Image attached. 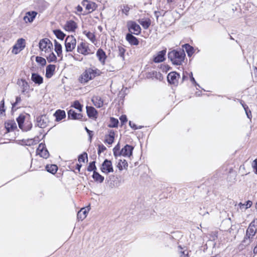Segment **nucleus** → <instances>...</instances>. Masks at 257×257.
I'll list each match as a JSON object with an SVG mask.
<instances>
[{
	"label": "nucleus",
	"instance_id": "55",
	"mask_svg": "<svg viewBox=\"0 0 257 257\" xmlns=\"http://www.w3.org/2000/svg\"><path fill=\"white\" fill-rule=\"evenodd\" d=\"M85 130L86 131V132L87 133V134H88L89 137V139H90V140L91 141L92 137L93 136V132L91 131H90L89 129H88V128L87 127H85Z\"/></svg>",
	"mask_w": 257,
	"mask_h": 257
},
{
	"label": "nucleus",
	"instance_id": "21",
	"mask_svg": "<svg viewBox=\"0 0 257 257\" xmlns=\"http://www.w3.org/2000/svg\"><path fill=\"white\" fill-rule=\"evenodd\" d=\"M77 28V24L72 20L67 21L65 26V29L66 31L74 32Z\"/></svg>",
	"mask_w": 257,
	"mask_h": 257
},
{
	"label": "nucleus",
	"instance_id": "31",
	"mask_svg": "<svg viewBox=\"0 0 257 257\" xmlns=\"http://www.w3.org/2000/svg\"><path fill=\"white\" fill-rule=\"evenodd\" d=\"M139 23L140 25H142L143 28L147 30L148 29L151 25V22L150 19H140L139 20Z\"/></svg>",
	"mask_w": 257,
	"mask_h": 257
},
{
	"label": "nucleus",
	"instance_id": "44",
	"mask_svg": "<svg viewBox=\"0 0 257 257\" xmlns=\"http://www.w3.org/2000/svg\"><path fill=\"white\" fill-rule=\"evenodd\" d=\"M97 168L95 166V162L92 161L90 162L87 167V171L89 172L93 171V173L94 172V171H96Z\"/></svg>",
	"mask_w": 257,
	"mask_h": 257
},
{
	"label": "nucleus",
	"instance_id": "32",
	"mask_svg": "<svg viewBox=\"0 0 257 257\" xmlns=\"http://www.w3.org/2000/svg\"><path fill=\"white\" fill-rule=\"evenodd\" d=\"M183 49H185L187 53L188 57H191L194 53V48L189 44H185L182 46Z\"/></svg>",
	"mask_w": 257,
	"mask_h": 257
},
{
	"label": "nucleus",
	"instance_id": "48",
	"mask_svg": "<svg viewBox=\"0 0 257 257\" xmlns=\"http://www.w3.org/2000/svg\"><path fill=\"white\" fill-rule=\"evenodd\" d=\"M121 9H122V13L125 14L126 15H127L128 13L130 10V8L128 5H123L122 6Z\"/></svg>",
	"mask_w": 257,
	"mask_h": 257
},
{
	"label": "nucleus",
	"instance_id": "46",
	"mask_svg": "<svg viewBox=\"0 0 257 257\" xmlns=\"http://www.w3.org/2000/svg\"><path fill=\"white\" fill-rule=\"evenodd\" d=\"M85 159H87V154L84 152L78 156V160L79 162H84Z\"/></svg>",
	"mask_w": 257,
	"mask_h": 257
},
{
	"label": "nucleus",
	"instance_id": "63",
	"mask_svg": "<svg viewBox=\"0 0 257 257\" xmlns=\"http://www.w3.org/2000/svg\"><path fill=\"white\" fill-rule=\"evenodd\" d=\"M116 154H113V155L115 157V158L116 159H117V158L118 157V156H122V154H121V150H119L118 151H116Z\"/></svg>",
	"mask_w": 257,
	"mask_h": 257
},
{
	"label": "nucleus",
	"instance_id": "29",
	"mask_svg": "<svg viewBox=\"0 0 257 257\" xmlns=\"http://www.w3.org/2000/svg\"><path fill=\"white\" fill-rule=\"evenodd\" d=\"M55 51L59 57L62 58V47L61 45L56 40L54 41Z\"/></svg>",
	"mask_w": 257,
	"mask_h": 257
},
{
	"label": "nucleus",
	"instance_id": "62",
	"mask_svg": "<svg viewBox=\"0 0 257 257\" xmlns=\"http://www.w3.org/2000/svg\"><path fill=\"white\" fill-rule=\"evenodd\" d=\"M154 15L155 17L156 18L157 21L158 20V18L160 15H162L161 12L159 11H155Z\"/></svg>",
	"mask_w": 257,
	"mask_h": 257
},
{
	"label": "nucleus",
	"instance_id": "36",
	"mask_svg": "<svg viewBox=\"0 0 257 257\" xmlns=\"http://www.w3.org/2000/svg\"><path fill=\"white\" fill-rule=\"evenodd\" d=\"M46 170L47 172L52 174H54L58 170V167L57 165L54 164L47 165L46 166Z\"/></svg>",
	"mask_w": 257,
	"mask_h": 257
},
{
	"label": "nucleus",
	"instance_id": "50",
	"mask_svg": "<svg viewBox=\"0 0 257 257\" xmlns=\"http://www.w3.org/2000/svg\"><path fill=\"white\" fill-rule=\"evenodd\" d=\"M21 50H22V49H21L19 47H18L16 45H15L14 46H13V49L12 50V52L13 53L15 54H17L18 53H19Z\"/></svg>",
	"mask_w": 257,
	"mask_h": 257
},
{
	"label": "nucleus",
	"instance_id": "60",
	"mask_svg": "<svg viewBox=\"0 0 257 257\" xmlns=\"http://www.w3.org/2000/svg\"><path fill=\"white\" fill-rule=\"evenodd\" d=\"M252 204V203L251 201L248 200L247 201H246V203L245 204V209L250 207L251 206Z\"/></svg>",
	"mask_w": 257,
	"mask_h": 257
},
{
	"label": "nucleus",
	"instance_id": "20",
	"mask_svg": "<svg viewBox=\"0 0 257 257\" xmlns=\"http://www.w3.org/2000/svg\"><path fill=\"white\" fill-rule=\"evenodd\" d=\"M56 66L53 64H49L46 67V77L50 78L52 77L55 70Z\"/></svg>",
	"mask_w": 257,
	"mask_h": 257
},
{
	"label": "nucleus",
	"instance_id": "64",
	"mask_svg": "<svg viewBox=\"0 0 257 257\" xmlns=\"http://www.w3.org/2000/svg\"><path fill=\"white\" fill-rule=\"evenodd\" d=\"M103 104V102L100 98L98 101V104H95V105L98 107H100L102 106Z\"/></svg>",
	"mask_w": 257,
	"mask_h": 257
},
{
	"label": "nucleus",
	"instance_id": "59",
	"mask_svg": "<svg viewBox=\"0 0 257 257\" xmlns=\"http://www.w3.org/2000/svg\"><path fill=\"white\" fill-rule=\"evenodd\" d=\"M76 10H77V12L76 13V14L78 15H79L81 12H82L83 11V9L82 8V7H81L80 6L78 5L77 7H76Z\"/></svg>",
	"mask_w": 257,
	"mask_h": 257
},
{
	"label": "nucleus",
	"instance_id": "24",
	"mask_svg": "<svg viewBox=\"0 0 257 257\" xmlns=\"http://www.w3.org/2000/svg\"><path fill=\"white\" fill-rule=\"evenodd\" d=\"M147 77L150 78H156L157 80L162 81L163 79V75L160 72L156 71H153L148 73Z\"/></svg>",
	"mask_w": 257,
	"mask_h": 257
},
{
	"label": "nucleus",
	"instance_id": "5",
	"mask_svg": "<svg viewBox=\"0 0 257 257\" xmlns=\"http://www.w3.org/2000/svg\"><path fill=\"white\" fill-rule=\"evenodd\" d=\"M39 46L40 49L46 54L47 51H51V50H53V44L48 38L41 40L39 43Z\"/></svg>",
	"mask_w": 257,
	"mask_h": 257
},
{
	"label": "nucleus",
	"instance_id": "56",
	"mask_svg": "<svg viewBox=\"0 0 257 257\" xmlns=\"http://www.w3.org/2000/svg\"><path fill=\"white\" fill-rule=\"evenodd\" d=\"M129 125L130 127L135 130L140 129V127H138L136 124L132 123L131 121L129 122Z\"/></svg>",
	"mask_w": 257,
	"mask_h": 257
},
{
	"label": "nucleus",
	"instance_id": "39",
	"mask_svg": "<svg viewBox=\"0 0 257 257\" xmlns=\"http://www.w3.org/2000/svg\"><path fill=\"white\" fill-rule=\"evenodd\" d=\"M118 120L113 117L110 118V123L108 125L109 127H117Z\"/></svg>",
	"mask_w": 257,
	"mask_h": 257
},
{
	"label": "nucleus",
	"instance_id": "17",
	"mask_svg": "<svg viewBox=\"0 0 257 257\" xmlns=\"http://www.w3.org/2000/svg\"><path fill=\"white\" fill-rule=\"evenodd\" d=\"M82 116L81 113H77L73 109H70L68 111V117L70 119L80 120Z\"/></svg>",
	"mask_w": 257,
	"mask_h": 257
},
{
	"label": "nucleus",
	"instance_id": "34",
	"mask_svg": "<svg viewBox=\"0 0 257 257\" xmlns=\"http://www.w3.org/2000/svg\"><path fill=\"white\" fill-rule=\"evenodd\" d=\"M18 84L21 86L22 88V92L25 93V92L29 89V85L28 83L24 79H21L19 81Z\"/></svg>",
	"mask_w": 257,
	"mask_h": 257
},
{
	"label": "nucleus",
	"instance_id": "53",
	"mask_svg": "<svg viewBox=\"0 0 257 257\" xmlns=\"http://www.w3.org/2000/svg\"><path fill=\"white\" fill-rule=\"evenodd\" d=\"M119 119L122 125L124 124L125 122H126L127 120L126 116L125 115H121L120 117H119Z\"/></svg>",
	"mask_w": 257,
	"mask_h": 257
},
{
	"label": "nucleus",
	"instance_id": "40",
	"mask_svg": "<svg viewBox=\"0 0 257 257\" xmlns=\"http://www.w3.org/2000/svg\"><path fill=\"white\" fill-rule=\"evenodd\" d=\"M18 47L20 48L22 50L25 48V39L23 38L19 39L16 44H15Z\"/></svg>",
	"mask_w": 257,
	"mask_h": 257
},
{
	"label": "nucleus",
	"instance_id": "49",
	"mask_svg": "<svg viewBox=\"0 0 257 257\" xmlns=\"http://www.w3.org/2000/svg\"><path fill=\"white\" fill-rule=\"evenodd\" d=\"M106 147L103 145H99L98 148V154L100 155V154L106 150Z\"/></svg>",
	"mask_w": 257,
	"mask_h": 257
},
{
	"label": "nucleus",
	"instance_id": "8",
	"mask_svg": "<svg viewBox=\"0 0 257 257\" xmlns=\"http://www.w3.org/2000/svg\"><path fill=\"white\" fill-rule=\"evenodd\" d=\"M101 171L105 174H108L113 172L112 162L110 160L105 159L100 167Z\"/></svg>",
	"mask_w": 257,
	"mask_h": 257
},
{
	"label": "nucleus",
	"instance_id": "15",
	"mask_svg": "<svg viewBox=\"0 0 257 257\" xmlns=\"http://www.w3.org/2000/svg\"><path fill=\"white\" fill-rule=\"evenodd\" d=\"M134 147L129 145H126L121 149V154L123 157H131L133 155Z\"/></svg>",
	"mask_w": 257,
	"mask_h": 257
},
{
	"label": "nucleus",
	"instance_id": "33",
	"mask_svg": "<svg viewBox=\"0 0 257 257\" xmlns=\"http://www.w3.org/2000/svg\"><path fill=\"white\" fill-rule=\"evenodd\" d=\"M128 167V164L127 161L125 160H119L118 164L117 165V167L118 168L119 171H122L123 169H127Z\"/></svg>",
	"mask_w": 257,
	"mask_h": 257
},
{
	"label": "nucleus",
	"instance_id": "22",
	"mask_svg": "<svg viewBox=\"0 0 257 257\" xmlns=\"http://www.w3.org/2000/svg\"><path fill=\"white\" fill-rule=\"evenodd\" d=\"M125 39L126 41L132 45H138L139 44V40L136 37L133 36L132 34H127L126 35Z\"/></svg>",
	"mask_w": 257,
	"mask_h": 257
},
{
	"label": "nucleus",
	"instance_id": "42",
	"mask_svg": "<svg viewBox=\"0 0 257 257\" xmlns=\"http://www.w3.org/2000/svg\"><path fill=\"white\" fill-rule=\"evenodd\" d=\"M72 107H74L75 109L78 110L79 111H81L82 110V105L80 104L78 100H75L73 102L71 105Z\"/></svg>",
	"mask_w": 257,
	"mask_h": 257
},
{
	"label": "nucleus",
	"instance_id": "30",
	"mask_svg": "<svg viewBox=\"0 0 257 257\" xmlns=\"http://www.w3.org/2000/svg\"><path fill=\"white\" fill-rule=\"evenodd\" d=\"M92 177L95 182L99 183H102L104 179V177L96 171H94V172L93 173Z\"/></svg>",
	"mask_w": 257,
	"mask_h": 257
},
{
	"label": "nucleus",
	"instance_id": "51",
	"mask_svg": "<svg viewBox=\"0 0 257 257\" xmlns=\"http://www.w3.org/2000/svg\"><path fill=\"white\" fill-rule=\"evenodd\" d=\"M190 81L192 82V83L195 86H198L199 87H200V85L196 82V81H195L194 78L193 77V74L192 72H191L190 73Z\"/></svg>",
	"mask_w": 257,
	"mask_h": 257
},
{
	"label": "nucleus",
	"instance_id": "37",
	"mask_svg": "<svg viewBox=\"0 0 257 257\" xmlns=\"http://www.w3.org/2000/svg\"><path fill=\"white\" fill-rule=\"evenodd\" d=\"M53 33L56 36V37L60 40H63L65 37L66 36L65 34H64L61 30L56 29L53 30Z\"/></svg>",
	"mask_w": 257,
	"mask_h": 257
},
{
	"label": "nucleus",
	"instance_id": "26",
	"mask_svg": "<svg viewBox=\"0 0 257 257\" xmlns=\"http://www.w3.org/2000/svg\"><path fill=\"white\" fill-rule=\"evenodd\" d=\"M96 56L101 63L104 65L105 64V61L106 58L105 52L102 49L100 48L97 51Z\"/></svg>",
	"mask_w": 257,
	"mask_h": 257
},
{
	"label": "nucleus",
	"instance_id": "11",
	"mask_svg": "<svg viewBox=\"0 0 257 257\" xmlns=\"http://www.w3.org/2000/svg\"><path fill=\"white\" fill-rule=\"evenodd\" d=\"M37 153L44 159H47L49 156V152L46 148L45 145L42 143L39 144L37 149Z\"/></svg>",
	"mask_w": 257,
	"mask_h": 257
},
{
	"label": "nucleus",
	"instance_id": "16",
	"mask_svg": "<svg viewBox=\"0 0 257 257\" xmlns=\"http://www.w3.org/2000/svg\"><path fill=\"white\" fill-rule=\"evenodd\" d=\"M46 58L49 63L55 62L57 61V57L55 54L53 53V50H51V51H47V53L42 54Z\"/></svg>",
	"mask_w": 257,
	"mask_h": 257
},
{
	"label": "nucleus",
	"instance_id": "13",
	"mask_svg": "<svg viewBox=\"0 0 257 257\" xmlns=\"http://www.w3.org/2000/svg\"><path fill=\"white\" fill-rule=\"evenodd\" d=\"M166 49L163 50L157 53V55L154 57L153 61L155 63H160L165 60V55Z\"/></svg>",
	"mask_w": 257,
	"mask_h": 257
},
{
	"label": "nucleus",
	"instance_id": "10",
	"mask_svg": "<svg viewBox=\"0 0 257 257\" xmlns=\"http://www.w3.org/2000/svg\"><path fill=\"white\" fill-rule=\"evenodd\" d=\"M37 125L40 128L46 127L49 122V119L46 115L39 116L36 118Z\"/></svg>",
	"mask_w": 257,
	"mask_h": 257
},
{
	"label": "nucleus",
	"instance_id": "23",
	"mask_svg": "<svg viewBox=\"0 0 257 257\" xmlns=\"http://www.w3.org/2000/svg\"><path fill=\"white\" fill-rule=\"evenodd\" d=\"M114 132L112 130H109V134L105 136L104 143L109 145L112 144L114 142Z\"/></svg>",
	"mask_w": 257,
	"mask_h": 257
},
{
	"label": "nucleus",
	"instance_id": "1",
	"mask_svg": "<svg viewBox=\"0 0 257 257\" xmlns=\"http://www.w3.org/2000/svg\"><path fill=\"white\" fill-rule=\"evenodd\" d=\"M186 56L184 50H174L169 52L168 54V59L172 64L176 65H180L184 61Z\"/></svg>",
	"mask_w": 257,
	"mask_h": 257
},
{
	"label": "nucleus",
	"instance_id": "9",
	"mask_svg": "<svg viewBox=\"0 0 257 257\" xmlns=\"http://www.w3.org/2000/svg\"><path fill=\"white\" fill-rule=\"evenodd\" d=\"M180 77V74L178 73L172 71L168 74L167 81L169 84L177 86L178 84V79Z\"/></svg>",
	"mask_w": 257,
	"mask_h": 257
},
{
	"label": "nucleus",
	"instance_id": "4",
	"mask_svg": "<svg viewBox=\"0 0 257 257\" xmlns=\"http://www.w3.org/2000/svg\"><path fill=\"white\" fill-rule=\"evenodd\" d=\"M76 40L72 35L68 36L65 41V51L67 52H72L75 48Z\"/></svg>",
	"mask_w": 257,
	"mask_h": 257
},
{
	"label": "nucleus",
	"instance_id": "47",
	"mask_svg": "<svg viewBox=\"0 0 257 257\" xmlns=\"http://www.w3.org/2000/svg\"><path fill=\"white\" fill-rule=\"evenodd\" d=\"M101 74V72L100 70L97 68L93 69L92 68V78L93 79L96 76H99Z\"/></svg>",
	"mask_w": 257,
	"mask_h": 257
},
{
	"label": "nucleus",
	"instance_id": "38",
	"mask_svg": "<svg viewBox=\"0 0 257 257\" xmlns=\"http://www.w3.org/2000/svg\"><path fill=\"white\" fill-rule=\"evenodd\" d=\"M83 34L86 35L88 39H89L91 42L94 43L96 41L95 36L94 33H92L90 32H87L86 31H84L83 32Z\"/></svg>",
	"mask_w": 257,
	"mask_h": 257
},
{
	"label": "nucleus",
	"instance_id": "41",
	"mask_svg": "<svg viewBox=\"0 0 257 257\" xmlns=\"http://www.w3.org/2000/svg\"><path fill=\"white\" fill-rule=\"evenodd\" d=\"M125 49L122 46L118 47V56H119L122 60H124V53Z\"/></svg>",
	"mask_w": 257,
	"mask_h": 257
},
{
	"label": "nucleus",
	"instance_id": "58",
	"mask_svg": "<svg viewBox=\"0 0 257 257\" xmlns=\"http://www.w3.org/2000/svg\"><path fill=\"white\" fill-rule=\"evenodd\" d=\"M120 150V145L118 143L113 149V153L116 154V152Z\"/></svg>",
	"mask_w": 257,
	"mask_h": 257
},
{
	"label": "nucleus",
	"instance_id": "25",
	"mask_svg": "<svg viewBox=\"0 0 257 257\" xmlns=\"http://www.w3.org/2000/svg\"><path fill=\"white\" fill-rule=\"evenodd\" d=\"M31 80L38 85H40L43 82V78L38 73H33L32 74Z\"/></svg>",
	"mask_w": 257,
	"mask_h": 257
},
{
	"label": "nucleus",
	"instance_id": "61",
	"mask_svg": "<svg viewBox=\"0 0 257 257\" xmlns=\"http://www.w3.org/2000/svg\"><path fill=\"white\" fill-rule=\"evenodd\" d=\"M252 167L255 170V173H257V159H255L253 162Z\"/></svg>",
	"mask_w": 257,
	"mask_h": 257
},
{
	"label": "nucleus",
	"instance_id": "28",
	"mask_svg": "<svg viewBox=\"0 0 257 257\" xmlns=\"http://www.w3.org/2000/svg\"><path fill=\"white\" fill-rule=\"evenodd\" d=\"M54 115L56 117V120L59 121L66 117V113L64 110L58 109L56 111Z\"/></svg>",
	"mask_w": 257,
	"mask_h": 257
},
{
	"label": "nucleus",
	"instance_id": "54",
	"mask_svg": "<svg viewBox=\"0 0 257 257\" xmlns=\"http://www.w3.org/2000/svg\"><path fill=\"white\" fill-rule=\"evenodd\" d=\"M161 68L163 71L167 72L171 69V67L168 65H164L161 67Z\"/></svg>",
	"mask_w": 257,
	"mask_h": 257
},
{
	"label": "nucleus",
	"instance_id": "43",
	"mask_svg": "<svg viewBox=\"0 0 257 257\" xmlns=\"http://www.w3.org/2000/svg\"><path fill=\"white\" fill-rule=\"evenodd\" d=\"M36 61L42 66H44L46 64L45 59L40 56H37L36 57Z\"/></svg>",
	"mask_w": 257,
	"mask_h": 257
},
{
	"label": "nucleus",
	"instance_id": "27",
	"mask_svg": "<svg viewBox=\"0 0 257 257\" xmlns=\"http://www.w3.org/2000/svg\"><path fill=\"white\" fill-rule=\"evenodd\" d=\"M5 127L8 132L14 131L17 128V124L14 120H8L5 123Z\"/></svg>",
	"mask_w": 257,
	"mask_h": 257
},
{
	"label": "nucleus",
	"instance_id": "45",
	"mask_svg": "<svg viewBox=\"0 0 257 257\" xmlns=\"http://www.w3.org/2000/svg\"><path fill=\"white\" fill-rule=\"evenodd\" d=\"M243 107L245 111V113L246 114L247 117L251 119L252 117L251 112L250 109H249L248 106L246 104H243Z\"/></svg>",
	"mask_w": 257,
	"mask_h": 257
},
{
	"label": "nucleus",
	"instance_id": "6",
	"mask_svg": "<svg viewBox=\"0 0 257 257\" xmlns=\"http://www.w3.org/2000/svg\"><path fill=\"white\" fill-rule=\"evenodd\" d=\"M127 27L130 34L139 35L141 32V28L140 25L134 21H128L127 22Z\"/></svg>",
	"mask_w": 257,
	"mask_h": 257
},
{
	"label": "nucleus",
	"instance_id": "35",
	"mask_svg": "<svg viewBox=\"0 0 257 257\" xmlns=\"http://www.w3.org/2000/svg\"><path fill=\"white\" fill-rule=\"evenodd\" d=\"M87 213L88 212L85 208H82L77 213V218L79 220H83L86 218Z\"/></svg>",
	"mask_w": 257,
	"mask_h": 257
},
{
	"label": "nucleus",
	"instance_id": "14",
	"mask_svg": "<svg viewBox=\"0 0 257 257\" xmlns=\"http://www.w3.org/2000/svg\"><path fill=\"white\" fill-rule=\"evenodd\" d=\"M37 12L36 11H30L26 13V15L24 16L23 19L26 23H32L35 19Z\"/></svg>",
	"mask_w": 257,
	"mask_h": 257
},
{
	"label": "nucleus",
	"instance_id": "2",
	"mask_svg": "<svg viewBox=\"0 0 257 257\" xmlns=\"http://www.w3.org/2000/svg\"><path fill=\"white\" fill-rule=\"evenodd\" d=\"M30 115L28 113H22L17 118V121L20 128L23 131L27 132L32 127V123L30 121Z\"/></svg>",
	"mask_w": 257,
	"mask_h": 257
},
{
	"label": "nucleus",
	"instance_id": "19",
	"mask_svg": "<svg viewBox=\"0 0 257 257\" xmlns=\"http://www.w3.org/2000/svg\"><path fill=\"white\" fill-rule=\"evenodd\" d=\"M88 50V47L83 42H81L77 46V52L81 54L88 55L89 54Z\"/></svg>",
	"mask_w": 257,
	"mask_h": 257
},
{
	"label": "nucleus",
	"instance_id": "52",
	"mask_svg": "<svg viewBox=\"0 0 257 257\" xmlns=\"http://www.w3.org/2000/svg\"><path fill=\"white\" fill-rule=\"evenodd\" d=\"M21 101V98L20 96H17L16 98V101L12 103V109H13L14 107Z\"/></svg>",
	"mask_w": 257,
	"mask_h": 257
},
{
	"label": "nucleus",
	"instance_id": "7",
	"mask_svg": "<svg viewBox=\"0 0 257 257\" xmlns=\"http://www.w3.org/2000/svg\"><path fill=\"white\" fill-rule=\"evenodd\" d=\"M92 72V68H91L86 69L79 77V81L81 83L85 84L87 83L89 80H92L93 79Z\"/></svg>",
	"mask_w": 257,
	"mask_h": 257
},
{
	"label": "nucleus",
	"instance_id": "12",
	"mask_svg": "<svg viewBox=\"0 0 257 257\" xmlns=\"http://www.w3.org/2000/svg\"><path fill=\"white\" fill-rule=\"evenodd\" d=\"M81 4L85 8L86 10H87L89 13L92 12L96 8L95 3L89 2L87 0H83Z\"/></svg>",
	"mask_w": 257,
	"mask_h": 257
},
{
	"label": "nucleus",
	"instance_id": "3",
	"mask_svg": "<svg viewBox=\"0 0 257 257\" xmlns=\"http://www.w3.org/2000/svg\"><path fill=\"white\" fill-rule=\"evenodd\" d=\"M255 220L252 221L249 225L246 231V235L244 238V239L242 241L241 245L243 246H246L249 244L251 242V239L255 235L256 233V230L255 229Z\"/></svg>",
	"mask_w": 257,
	"mask_h": 257
},
{
	"label": "nucleus",
	"instance_id": "18",
	"mask_svg": "<svg viewBox=\"0 0 257 257\" xmlns=\"http://www.w3.org/2000/svg\"><path fill=\"white\" fill-rule=\"evenodd\" d=\"M86 112L88 116L91 118H96L97 111L96 109L92 106H86Z\"/></svg>",
	"mask_w": 257,
	"mask_h": 257
},
{
	"label": "nucleus",
	"instance_id": "57",
	"mask_svg": "<svg viewBox=\"0 0 257 257\" xmlns=\"http://www.w3.org/2000/svg\"><path fill=\"white\" fill-rule=\"evenodd\" d=\"M38 3L40 4H41L42 6H43V7H44V8H46V5L47 4V2L44 1V0H38Z\"/></svg>",
	"mask_w": 257,
	"mask_h": 257
}]
</instances>
